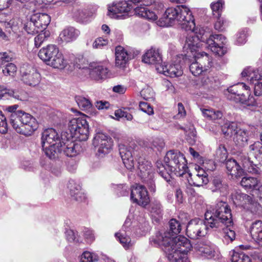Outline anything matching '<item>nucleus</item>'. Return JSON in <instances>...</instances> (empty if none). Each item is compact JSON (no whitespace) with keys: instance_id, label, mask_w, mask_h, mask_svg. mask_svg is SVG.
<instances>
[{"instance_id":"nucleus-1","label":"nucleus","mask_w":262,"mask_h":262,"mask_svg":"<svg viewBox=\"0 0 262 262\" xmlns=\"http://www.w3.org/2000/svg\"><path fill=\"white\" fill-rule=\"evenodd\" d=\"M205 219L211 228L222 229L223 241L226 244L233 242L235 233L231 229L233 224L231 210L226 202H219L214 207L208 209L205 214Z\"/></svg>"},{"instance_id":"nucleus-2","label":"nucleus","mask_w":262,"mask_h":262,"mask_svg":"<svg viewBox=\"0 0 262 262\" xmlns=\"http://www.w3.org/2000/svg\"><path fill=\"white\" fill-rule=\"evenodd\" d=\"M161 27L178 24L182 29L192 30L195 27L194 19L189 9L181 5L167 8L158 21Z\"/></svg>"},{"instance_id":"nucleus-3","label":"nucleus","mask_w":262,"mask_h":262,"mask_svg":"<svg viewBox=\"0 0 262 262\" xmlns=\"http://www.w3.org/2000/svg\"><path fill=\"white\" fill-rule=\"evenodd\" d=\"M164 162L167 167L161 161L157 162L156 166L158 172L167 182L170 181L171 178L169 172L181 177L188 170L186 159L179 151H168L164 158Z\"/></svg>"},{"instance_id":"nucleus-4","label":"nucleus","mask_w":262,"mask_h":262,"mask_svg":"<svg viewBox=\"0 0 262 262\" xmlns=\"http://www.w3.org/2000/svg\"><path fill=\"white\" fill-rule=\"evenodd\" d=\"M169 235V233H159L155 237L150 239V243L155 246L161 247L165 253L166 249L168 248L174 256L186 255L192 248L189 240L184 236L171 237Z\"/></svg>"},{"instance_id":"nucleus-5","label":"nucleus","mask_w":262,"mask_h":262,"mask_svg":"<svg viewBox=\"0 0 262 262\" xmlns=\"http://www.w3.org/2000/svg\"><path fill=\"white\" fill-rule=\"evenodd\" d=\"M10 120L13 128L18 133L25 136L32 135L38 127L36 119L23 111H19L10 116Z\"/></svg>"},{"instance_id":"nucleus-6","label":"nucleus","mask_w":262,"mask_h":262,"mask_svg":"<svg viewBox=\"0 0 262 262\" xmlns=\"http://www.w3.org/2000/svg\"><path fill=\"white\" fill-rule=\"evenodd\" d=\"M38 56L48 65L55 69H63L68 64L67 60L54 45H49L42 48L38 52Z\"/></svg>"},{"instance_id":"nucleus-7","label":"nucleus","mask_w":262,"mask_h":262,"mask_svg":"<svg viewBox=\"0 0 262 262\" xmlns=\"http://www.w3.org/2000/svg\"><path fill=\"white\" fill-rule=\"evenodd\" d=\"M222 130L226 137L233 136V141L239 147L247 145L251 132L245 129L239 128L235 122H228L222 127Z\"/></svg>"},{"instance_id":"nucleus-8","label":"nucleus","mask_w":262,"mask_h":262,"mask_svg":"<svg viewBox=\"0 0 262 262\" xmlns=\"http://www.w3.org/2000/svg\"><path fill=\"white\" fill-rule=\"evenodd\" d=\"M71 137L80 141L86 140L89 136V125L85 117L72 119L68 124Z\"/></svg>"},{"instance_id":"nucleus-9","label":"nucleus","mask_w":262,"mask_h":262,"mask_svg":"<svg viewBox=\"0 0 262 262\" xmlns=\"http://www.w3.org/2000/svg\"><path fill=\"white\" fill-rule=\"evenodd\" d=\"M187 60L186 56L183 54L174 57L171 62L167 65L161 64L160 67H157V70L159 73H162L166 76L171 77H179L182 75V66Z\"/></svg>"},{"instance_id":"nucleus-10","label":"nucleus","mask_w":262,"mask_h":262,"mask_svg":"<svg viewBox=\"0 0 262 262\" xmlns=\"http://www.w3.org/2000/svg\"><path fill=\"white\" fill-rule=\"evenodd\" d=\"M228 91L229 93L227 96L228 99L247 105L251 104L249 102V97L251 95L250 88L245 83H238L228 88Z\"/></svg>"},{"instance_id":"nucleus-11","label":"nucleus","mask_w":262,"mask_h":262,"mask_svg":"<svg viewBox=\"0 0 262 262\" xmlns=\"http://www.w3.org/2000/svg\"><path fill=\"white\" fill-rule=\"evenodd\" d=\"M138 164L139 176L145 183L147 184L149 188L154 191L155 189V185L153 180L154 169L151 162L144 159L140 158Z\"/></svg>"},{"instance_id":"nucleus-12","label":"nucleus","mask_w":262,"mask_h":262,"mask_svg":"<svg viewBox=\"0 0 262 262\" xmlns=\"http://www.w3.org/2000/svg\"><path fill=\"white\" fill-rule=\"evenodd\" d=\"M132 1H121L113 3L111 6L108 7V15L114 18H125L129 16L128 13L134 8Z\"/></svg>"},{"instance_id":"nucleus-13","label":"nucleus","mask_w":262,"mask_h":262,"mask_svg":"<svg viewBox=\"0 0 262 262\" xmlns=\"http://www.w3.org/2000/svg\"><path fill=\"white\" fill-rule=\"evenodd\" d=\"M208 226L206 220L205 222L199 219L192 220L187 225L186 234L190 238L198 239L207 234Z\"/></svg>"},{"instance_id":"nucleus-14","label":"nucleus","mask_w":262,"mask_h":262,"mask_svg":"<svg viewBox=\"0 0 262 262\" xmlns=\"http://www.w3.org/2000/svg\"><path fill=\"white\" fill-rule=\"evenodd\" d=\"M134 5H139L134 8L135 13L147 19L156 20L157 18L155 12L150 11L147 7L155 3V0H133Z\"/></svg>"},{"instance_id":"nucleus-15","label":"nucleus","mask_w":262,"mask_h":262,"mask_svg":"<svg viewBox=\"0 0 262 262\" xmlns=\"http://www.w3.org/2000/svg\"><path fill=\"white\" fill-rule=\"evenodd\" d=\"M130 191V200L133 203L143 207L149 203L148 192L144 186L136 184L131 187Z\"/></svg>"},{"instance_id":"nucleus-16","label":"nucleus","mask_w":262,"mask_h":262,"mask_svg":"<svg viewBox=\"0 0 262 262\" xmlns=\"http://www.w3.org/2000/svg\"><path fill=\"white\" fill-rule=\"evenodd\" d=\"M226 43V38L222 34H214L210 36L207 40V47L216 55L220 56L224 55L226 52L223 45Z\"/></svg>"},{"instance_id":"nucleus-17","label":"nucleus","mask_w":262,"mask_h":262,"mask_svg":"<svg viewBox=\"0 0 262 262\" xmlns=\"http://www.w3.org/2000/svg\"><path fill=\"white\" fill-rule=\"evenodd\" d=\"M94 146L97 148L99 155L107 154L113 146L112 139L103 133H98L94 138Z\"/></svg>"},{"instance_id":"nucleus-18","label":"nucleus","mask_w":262,"mask_h":262,"mask_svg":"<svg viewBox=\"0 0 262 262\" xmlns=\"http://www.w3.org/2000/svg\"><path fill=\"white\" fill-rule=\"evenodd\" d=\"M20 73L21 79L26 84L31 86H35L39 83L41 79L40 75L34 68L29 67L27 69H25L24 67H22Z\"/></svg>"},{"instance_id":"nucleus-19","label":"nucleus","mask_w":262,"mask_h":262,"mask_svg":"<svg viewBox=\"0 0 262 262\" xmlns=\"http://www.w3.org/2000/svg\"><path fill=\"white\" fill-rule=\"evenodd\" d=\"M62 140L55 129L50 128L45 129L42 133V146L49 145H57L62 147Z\"/></svg>"},{"instance_id":"nucleus-20","label":"nucleus","mask_w":262,"mask_h":262,"mask_svg":"<svg viewBox=\"0 0 262 262\" xmlns=\"http://www.w3.org/2000/svg\"><path fill=\"white\" fill-rule=\"evenodd\" d=\"M119 150L124 166L127 169L132 170L134 168L132 148L124 144H121L119 146Z\"/></svg>"},{"instance_id":"nucleus-21","label":"nucleus","mask_w":262,"mask_h":262,"mask_svg":"<svg viewBox=\"0 0 262 262\" xmlns=\"http://www.w3.org/2000/svg\"><path fill=\"white\" fill-rule=\"evenodd\" d=\"M142 61L148 64L158 66L160 67L162 62V56L159 49L151 48L143 55Z\"/></svg>"},{"instance_id":"nucleus-22","label":"nucleus","mask_w":262,"mask_h":262,"mask_svg":"<svg viewBox=\"0 0 262 262\" xmlns=\"http://www.w3.org/2000/svg\"><path fill=\"white\" fill-rule=\"evenodd\" d=\"M242 76L245 77L251 84L258 83L262 80V69L247 67L243 71Z\"/></svg>"},{"instance_id":"nucleus-23","label":"nucleus","mask_w":262,"mask_h":262,"mask_svg":"<svg viewBox=\"0 0 262 262\" xmlns=\"http://www.w3.org/2000/svg\"><path fill=\"white\" fill-rule=\"evenodd\" d=\"M64 135H61L62 147V151L68 157H74L80 151V145L74 143L72 140L63 138Z\"/></svg>"},{"instance_id":"nucleus-24","label":"nucleus","mask_w":262,"mask_h":262,"mask_svg":"<svg viewBox=\"0 0 262 262\" xmlns=\"http://www.w3.org/2000/svg\"><path fill=\"white\" fill-rule=\"evenodd\" d=\"M190 31V33L186 37L183 49L187 53L190 52L194 56L195 55L193 53L198 51L200 42L198 38L194 36V33L193 32L194 29Z\"/></svg>"},{"instance_id":"nucleus-25","label":"nucleus","mask_w":262,"mask_h":262,"mask_svg":"<svg viewBox=\"0 0 262 262\" xmlns=\"http://www.w3.org/2000/svg\"><path fill=\"white\" fill-rule=\"evenodd\" d=\"M190 31V33L186 37L183 49L187 53L190 52L194 56L195 55L193 53L198 51L200 42L198 38L194 36V33L193 32L194 29Z\"/></svg>"},{"instance_id":"nucleus-26","label":"nucleus","mask_w":262,"mask_h":262,"mask_svg":"<svg viewBox=\"0 0 262 262\" xmlns=\"http://www.w3.org/2000/svg\"><path fill=\"white\" fill-rule=\"evenodd\" d=\"M237 158L239 162L242 165L243 169L251 173H258V168L253 164V162L250 160V158L246 153H239Z\"/></svg>"},{"instance_id":"nucleus-27","label":"nucleus","mask_w":262,"mask_h":262,"mask_svg":"<svg viewBox=\"0 0 262 262\" xmlns=\"http://www.w3.org/2000/svg\"><path fill=\"white\" fill-rule=\"evenodd\" d=\"M198 60L205 72L208 71L212 68H217L219 66L215 63L212 58L205 52L198 53L196 55H194Z\"/></svg>"},{"instance_id":"nucleus-28","label":"nucleus","mask_w":262,"mask_h":262,"mask_svg":"<svg viewBox=\"0 0 262 262\" xmlns=\"http://www.w3.org/2000/svg\"><path fill=\"white\" fill-rule=\"evenodd\" d=\"M115 63L120 68H124L131 58L127 51L121 46H117L115 49Z\"/></svg>"},{"instance_id":"nucleus-29","label":"nucleus","mask_w":262,"mask_h":262,"mask_svg":"<svg viewBox=\"0 0 262 262\" xmlns=\"http://www.w3.org/2000/svg\"><path fill=\"white\" fill-rule=\"evenodd\" d=\"M31 16L32 20L36 24V27L38 28L39 31H46L51 20L50 16L46 13H35Z\"/></svg>"},{"instance_id":"nucleus-30","label":"nucleus","mask_w":262,"mask_h":262,"mask_svg":"<svg viewBox=\"0 0 262 262\" xmlns=\"http://www.w3.org/2000/svg\"><path fill=\"white\" fill-rule=\"evenodd\" d=\"M108 69L101 64H96L90 71V75L92 78L99 80L106 78L108 75Z\"/></svg>"},{"instance_id":"nucleus-31","label":"nucleus","mask_w":262,"mask_h":262,"mask_svg":"<svg viewBox=\"0 0 262 262\" xmlns=\"http://www.w3.org/2000/svg\"><path fill=\"white\" fill-rule=\"evenodd\" d=\"M80 31L72 27L63 29L59 34V38L62 42H69L75 40L79 35Z\"/></svg>"},{"instance_id":"nucleus-32","label":"nucleus","mask_w":262,"mask_h":262,"mask_svg":"<svg viewBox=\"0 0 262 262\" xmlns=\"http://www.w3.org/2000/svg\"><path fill=\"white\" fill-rule=\"evenodd\" d=\"M227 172L229 174L235 178L242 176L243 169L239 165V163L233 159H228L225 163Z\"/></svg>"},{"instance_id":"nucleus-33","label":"nucleus","mask_w":262,"mask_h":262,"mask_svg":"<svg viewBox=\"0 0 262 262\" xmlns=\"http://www.w3.org/2000/svg\"><path fill=\"white\" fill-rule=\"evenodd\" d=\"M68 187L70 194L77 201H82L84 198V194L81 191V186L76 184L74 180L69 182Z\"/></svg>"},{"instance_id":"nucleus-34","label":"nucleus","mask_w":262,"mask_h":262,"mask_svg":"<svg viewBox=\"0 0 262 262\" xmlns=\"http://www.w3.org/2000/svg\"><path fill=\"white\" fill-rule=\"evenodd\" d=\"M45 155L50 159H56L58 158L62 151V146L60 145H49L42 146Z\"/></svg>"},{"instance_id":"nucleus-35","label":"nucleus","mask_w":262,"mask_h":262,"mask_svg":"<svg viewBox=\"0 0 262 262\" xmlns=\"http://www.w3.org/2000/svg\"><path fill=\"white\" fill-rule=\"evenodd\" d=\"M233 203L236 206L243 208L247 202L250 200V195L242 193L240 191H235L231 194Z\"/></svg>"},{"instance_id":"nucleus-36","label":"nucleus","mask_w":262,"mask_h":262,"mask_svg":"<svg viewBox=\"0 0 262 262\" xmlns=\"http://www.w3.org/2000/svg\"><path fill=\"white\" fill-rule=\"evenodd\" d=\"M250 234L252 238L256 242L262 241V222L256 221L250 227Z\"/></svg>"},{"instance_id":"nucleus-37","label":"nucleus","mask_w":262,"mask_h":262,"mask_svg":"<svg viewBox=\"0 0 262 262\" xmlns=\"http://www.w3.org/2000/svg\"><path fill=\"white\" fill-rule=\"evenodd\" d=\"M249 154L253 156L258 162H262V144L256 142L249 147Z\"/></svg>"},{"instance_id":"nucleus-38","label":"nucleus","mask_w":262,"mask_h":262,"mask_svg":"<svg viewBox=\"0 0 262 262\" xmlns=\"http://www.w3.org/2000/svg\"><path fill=\"white\" fill-rule=\"evenodd\" d=\"M212 184L214 187L212 190L213 191H219L222 195L227 194L228 185L223 182L221 177H214L212 180Z\"/></svg>"},{"instance_id":"nucleus-39","label":"nucleus","mask_w":262,"mask_h":262,"mask_svg":"<svg viewBox=\"0 0 262 262\" xmlns=\"http://www.w3.org/2000/svg\"><path fill=\"white\" fill-rule=\"evenodd\" d=\"M149 211L152 217L155 218L157 221L162 216V207L160 202L158 200H154L151 202L149 206Z\"/></svg>"},{"instance_id":"nucleus-40","label":"nucleus","mask_w":262,"mask_h":262,"mask_svg":"<svg viewBox=\"0 0 262 262\" xmlns=\"http://www.w3.org/2000/svg\"><path fill=\"white\" fill-rule=\"evenodd\" d=\"M2 90L4 91L5 93L0 94V99H3L7 95L21 101L25 100L26 98V94L23 91L8 90L7 89Z\"/></svg>"},{"instance_id":"nucleus-41","label":"nucleus","mask_w":262,"mask_h":262,"mask_svg":"<svg viewBox=\"0 0 262 262\" xmlns=\"http://www.w3.org/2000/svg\"><path fill=\"white\" fill-rule=\"evenodd\" d=\"M194 248L199 254L205 257L209 258L213 255V251L210 246L205 244L204 243H197L194 245Z\"/></svg>"},{"instance_id":"nucleus-42","label":"nucleus","mask_w":262,"mask_h":262,"mask_svg":"<svg viewBox=\"0 0 262 262\" xmlns=\"http://www.w3.org/2000/svg\"><path fill=\"white\" fill-rule=\"evenodd\" d=\"M210 167L207 166L206 165L208 164L207 163H203V166L205 168L206 170H204L203 168L200 166L196 165L195 167V175L199 176L200 177L208 178V174L207 171L209 170L211 171L215 169V165L212 161H210L209 163H208Z\"/></svg>"},{"instance_id":"nucleus-43","label":"nucleus","mask_w":262,"mask_h":262,"mask_svg":"<svg viewBox=\"0 0 262 262\" xmlns=\"http://www.w3.org/2000/svg\"><path fill=\"white\" fill-rule=\"evenodd\" d=\"M115 236L118 239L123 247L126 249H129L134 244V242L132 241L130 237L126 235L125 233L120 232L116 233Z\"/></svg>"},{"instance_id":"nucleus-44","label":"nucleus","mask_w":262,"mask_h":262,"mask_svg":"<svg viewBox=\"0 0 262 262\" xmlns=\"http://www.w3.org/2000/svg\"><path fill=\"white\" fill-rule=\"evenodd\" d=\"M203 116L209 119L215 121L222 118L223 114L220 111H215L211 109H201Z\"/></svg>"},{"instance_id":"nucleus-45","label":"nucleus","mask_w":262,"mask_h":262,"mask_svg":"<svg viewBox=\"0 0 262 262\" xmlns=\"http://www.w3.org/2000/svg\"><path fill=\"white\" fill-rule=\"evenodd\" d=\"M258 184L256 178L251 177H245L241 181V185L246 189H254Z\"/></svg>"},{"instance_id":"nucleus-46","label":"nucleus","mask_w":262,"mask_h":262,"mask_svg":"<svg viewBox=\"0 0 262 262\" xmlns=\"http://www.w3.org/2000/svg\"><path fill=\"white\" fill-rule=\"evenodd\" d=\"M259 204L255 201L253 197L250 196V200L247 202L243 208L244 209L251 212L252 213H256L260 209Z\"/></svg>"},{"instance_id":"nucleus-47","label":"nucleus","mask_w":262,"mask_h":262,"mask_svg":"<svg viewBox=\"0 0 262 262\" xmlns=\"http://www.w3.org/2000/svg\"><path fill=\"white\" fill-rule=\"evenodd\" d=\"M170 231L165 232V233H169L171 237H174V235L180 233L182 227L180 222L176 219H171L169 223Z\"/></svg>"},{"instance_id":"nucleus-48","label":"nucleus","mask_w":262,"mask_h":262,"mask_svg":"<svg viewBox=\"0 0 262 262\" xmlns=\"http://www.w3.org/2000/svg\"><path fill=\"white\" fill-rule=\"evenodd\" d=\"M72 13L73 17L80 22L85 21L89 15L87 10L82 8H74Z\"/></svg>"},{"instance_id":"nucleus-49","label":"nucleus","mask_w":262,"mask_h":262,"mask_svg":"<svg viewBox=\"0 0 262 262\" xmlns=\"http://www.w3.org/2000/svg\"><path fill=\"white\" fill-rule=\"evenodd\" d=\"M224 4L223 0H218L216 2H212L210 4V8L212 10V14L215 17L221 16Z\"/></svg>"},{"instance_id":"nucleus-50","label":"nucleus","mask_w":262,"mask_h":262,"mask_svg":"<svg viewBox=\"0 0 262 262\" xmlns=\"http://www.w3.org/2000/svg\"><path fill=\"white\" fill-rule=\"evenodd\" d=\"M75 100L79 108L82 110H89L92 106L90 100L81 96H76Z\"/></svg>"},{"instance_id":"nucleus-51","label":"nucleus","mask_w":262,"mask_h":262,"mask_svg":"<svg viewBox=\"0 0 262 262\" xmlns=\"http://www.w3.org/2000/svg\"><path fill=\"white\" fill-rule=\"evenodd\" d=\"M232 262H251L250 257L242 252L233 251L231 254Z\"/></svg>"},{"instance_id":"nucleus-52","label":"nucleus","mask_w":262,"mask_h":262,"mask_svg":"<svg viewBox=\"0 0 262 262\" xmlns=\"http://www.w3.org/2000/svg\"><path fill=\"white\" fill-rule=\"evenodd\" d=\"M195 27L194 28L193 33H194V36L198 38V39L203 42H205L206 45H207V40L209 39L210 36L212 35H210L208 33L206 32L203 28L195 29Z\"/></svg>"},{"instance_id":"nucleus-53","label":"nucleus","mask_w":262,"mask_h":262,"mask_svg":"<svg viewBox=\"0 0 262 262\" xmlns=\"http://www.w3.org/2000/svg\"><path fill=\"white\" fill-rule=\"evenodd\" d=\"M190 184L196 187H201L204 185H206L208 182V178L202 177L194 174L192 178L189 180Z\"/></svg>"},{"instance_id":"nucleus-54","label":"nucleus","mask_w":262,"mask_h":262,"mask_svg":"<svg viewBox=\"0 0 262 262\" xmlns=\"http://www.w3.org/2000/svg\"><path fill=\"white\" fill-rule=\"evenodd\" d=\"M189 70L191 73L195 76L200 75L203 72H205L203 68V65H201L198 60L193 62L189 66Z\"/></svg>"},{"instance_id":"nucleus-55","label":"nucleus","mask_w":262,"mask_h":262,"mask_svg":"<svg viewBox=\"0 0 262 262\" xmlns=\"http://www.w3.org/2000/svg\"><path fill=\"white\" fill-rule=\"evenodd\" d=\"M39 32L40 33L34 38V45L36 48L40 47L50 36V32L48 31H40Z\"/></svg>"},{"instance_id":"nucleus-56","label":"nucleus","mask_w":262,"mask_h":262,"mask_svg":"<svg viewBox=\"0 0 262 262\" xmlns=\"http://www.w3.org/2000/svg\"><path fill=\"white\" fill-rule=\"evenodd\" d=\"M34 23L32 20V17L31 16L30 20H27L24 24V28L28 34H33L40 31L39 29L36 27V24Z\"/></svg>"},{"instance_id":"nucleus-57","label":"nucleus","mask_w":262,"mask_h":262,"mask_svg":"<svg viewBox=\"0 0 262 262\" xmlns=\"http://www.w3.org/2000/svg\"><path fill=\"white\" fill-rule=\"evenodd\" d=\"M169 252H171L169 251V249L167 248L166 249V254L168 259L171 262H190L186 255L174 256L173 255H172L171 253Z\"/></svg>"},{"instance_id":"nucleus-58","label":"nucleus","mask_w":262,"mask_h":262,"mask_svg":"<svg viewBox=\"0 0 262 262\" xmlns=\"http://www.w3.org/2000/svg\"><path fill=\"white\" fill-rule=\"evenodd\" d=\"M2 72L6 76L14 77L17 72V68L14 63H8L3 69Z\"/></svg>"},{"instance_id":"nucleus-59","label":"nucleus","mask_w":262,"mask_h":262,"mask_svg":"<svg viewBox=\"0 0 262 262\" xmlns=\"http://www.w3.org/2000/svg\"><path fill=\"white\" fill-rule=\"evenodd\" d=\"M141 95L146 100H153L155 97V93L151 88L147 87L141 91Z\"/></svg>"},{"instance_id":"nucleus-60","label":"nucleus","mask_w":262,"mask_h":262,"mask_svg":"<svg viewBox=\"0 0 262 262\" xmlns=\"http://www.w3.org/2000/svg\"><path fill=\"white\" fill-rule=\"evenodd\" d=\"M184 130L187 136V141L190 143L194 142L196 137V132L194 127L190 126L189 128L187 127L184 128Z\"/></svg>"},{"instance_id":"nucleus-61","label":"nucleus","mask_w":262,"mask_h":262,"mask_svg":"<svg viewBox=\"0 0 262 262\" xmlns=\"http://www.w3.org/2000/svg\"><path fill=\"white\" fill-rule=\"evenodd\" d=\"M97 260L96 255L88 251L83 252L80 257L81 262H94Z\"/></svg>"},{"instance_id":"nucleus-62","label":"nucleus","mask_w":262,"mask_h":262,"mask_svg":"<svg viewBox=\"0 0 262 262\" xmlns=\"http://www.w3.org/2000/svg\"><path fill=\"white\" fill-rule=\"evenodd\" d=\"M8 131V124L6 118L0 111V133L5 134Z\"/></svg>"},{"instance_id":"nucleus-63","label":"nucleus","mask_w":262,"mask_h":262,"mask_svg":"<svg viewBox=\"0 0 262 262\" xmlns=\"http://www.w3.org/2000/svg\"><path fill=\"white\" fill-rule=\"evenodd\" d=\"M139 107L142 111L147 113L148 115H150L154 114L153 108L147 102H140Z\"/></svg>"},{"instance_id":"nucleus-64","label":"nucleus","mask_w":262,"mask_h":262,"mask_svg":"<svg viewBox=\"0 0 262 262\" xmlns=\"http://www.w3.org/2000/svg\"><path fill=\"white\" fill-rule=\"evenodd\" d=\"M107 40L101 37L97 38L93 43V46L95 48H101L107 44Z\"/></svg>"}]
</instances>
